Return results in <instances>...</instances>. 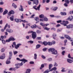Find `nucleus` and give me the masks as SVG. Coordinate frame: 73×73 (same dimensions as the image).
Wrapping results in <instances>:
<instances>
[{
    "mask_svg": "<svg viewBox=\"0 0 73 73\" xmlns=\"http://www.w3.org/2000/svg\"><path fill=\"white\" fill-rule=\"evenodd\" d=\"M57 70V68L56 67H54L53 68H52L51 70H50V71H51V72H52L53 71V70Z\"/></svg>",
    "mask_w": 73,
    "mask_h": 73,
    "instance_id": "nucleus-23",
    "label": "nucleus"
},
{
    "mask_svg": "<svg viewBox=\"0 0 73 73\" xmlns=\"http://www.w3.org/2000/svg\"><path fill=\"white\" fill-rule=\"evenodd\" d=\"M55 50L54 48H50L48 49L49 52H53Z\"/></svg>",
    "mask_w": 73,
    "mask_h": 73,
    "instance_id": "nucleus-16",
    "label": "nucleus"
},
{
    "mask_svg": "<svg viewBox=\"0 0 73 73\" xmlns=\"http://www.w3.org/2000/svg\"><path fill=\"white\" fill-rule=\"evenodd\" d=\"M2 41L3 44H5V40H2Z\"/></svg>",
    "mask_w": 73,
    "mask_h": 73,
    "instance_id": "nucleus-51",
    "label": "nucleus"
},
{
    "mask_svg": "<svg viewBox=\"0 0 73 73\" xmlns=\"http://www.w3.org/2000/svg\"><path fill=\"white\" fill-rule=\"evenodd\" d=\"M44 15H43L41 14L39 15V17L41 19H42V18H43V17H44Z\"/></svg>",
    "mask_w": 73,
    "mask_h": 73,
    "instance_id": "nucleus-34",
    "label": "nucleus"
},
{
    "mask_svg": "<svg viewBox=\"0 0 73 73\" xmlns=\"http://www.w3.org/2000/svg\"><path fill=\"white\" fill-rule=\"evenodd\" d=\"M13 44L15 45V48L16 49H17L18 48L20 47V46H21V45H22L21 44L19 43L17 45H16V42H13Z\"/></svg>",
    "mask_w": 73,
    "mask_h": 73,
    "instance_id": "nucleus-1",
    "label": "nucleus"
},
{
    "mask_svg": "<svg viewBox=\"0 0 73 73\" xmlns=\"http://www.w3.org/2000/svg\"><path fill=\"white\" fill-rule=\"evenodd\" d=\"M28 3L29 5H31L32 3L31 2V1H29L28 2Z\"/></svg>",
    "mask_w": 73,
    "mask_h": 73,
    "instance_id": "nucleus-53",
    "label": "nucleus"
},
{
    "mask_svg": "<svg viewBox=\"0 0 73 73\" xmlns=\"http://www.w3.org/2000/svg\"><path fill=\"white\" fill-rule=\"evenodd\" d=\"M5 54H3L2 56H0V59L3 60L5 58Z\"/></svg>",
    "mask_w": 73,
    "mask_h": 73,
    "instance_id": "nucleus-11",
    "label": "nucleus"
},
{
    "mask_svg": "<svg viewBox=\"0 0 73 73\" xmlns=\"http://www.w3.org/2000/svg\"><path fill=\"white\" fill-rule=\"evenodd\" d=\"M48 69L49 70H51V68H52V67L53 66V65L52 64H49L48 66Z\"/></svg>",
    "mask_w": 73,
    "mask_h": 73,
    "instance_id": "nucleus-19",
    "label": "nucleus"
},
{
    "mask_svg": "<svg viewBox=\"0 0 73 73\" xmlns=\"http://www.w3.org/2000/svg\"><path fill=\"white\" fill-rule=\"evenodd\" d=\"M57 9H58V7H55L53 9V10L54 11H56Z\"/></svg>",
    "mask_w": 73,
    "mask_h": 73,
    "instance_id": "nucleus-42",
    "label": "nucleus"
},
{
    "mask_svg": "<svg viewBox=\"0 0 73 73\" xmlns=\"http://www.w3.org/2000/svg\"><path fill=\"white\" fill-rule=\"evenodd\" d=\"M41 7V5H39L37 7V5H35L33 7V9L36 10V11H37V10L38 11H40V7Z\"/></svg>",
    "mask_w": 73,
    "mask_h": 73,
    "instance_id": "nucleus-3",
    "label": "nucleus"
},
{
    "mask_svg": "<svg viewBox=\"0 0 73 73\" xmlns=\"http://www.w3.org/2000/svg\"><path fill=\"white\" fill-rule=\"evenodd\" d=\"M44 29L45 30H47V31H49V29L47 27H45L44 28Z\"/></svg>",
    "mask_w": 73,
    "mask_h": 73,
    "instance_id": "nucleus-46",
    "label": "nucleus"
},
{
    "mask_svg": "<svg viewBox=\"0 0 73 73\" xmlns=\"http://www.w3.org/2000/svg\"><path fill=\"white\" fill-rule=\"evenodd\" d=\"M15 13V12L13 10H11L10 11H9V13L7 14L8 17L11 16V14L13 15Z\"/></svg>",
    "mask_w": 73,
    "mask_h": 73,
    "instance_id": "nucleus-6",
    "label": "nucleus"
},
{
    "mask_svg": "<svg viewBox=\"0 0 73 73\" xmlns=\"http://www.w3.org/2000/svg\"><path fill=\"white\" fill-rule=\"evenodd\" d=\"M52 73H58L57 71L55 70L52 72Z\"/></svg>",
    "mask_w": 73,
    "mask_h": 73,
    "instance_id": "nucleus-64",
    "label": "nucleus"
},
{
    "mask_svg": "<svg viewBox=\"0 0 73 73\" xmlns=\"http://www.w3.org/2000/svg\"><path fill=\"white\" fill-rule=\"evenodd\" d=\"M23 62H22L21 63H19V66H23Z\"/></svg>",
    "mask_w": 73,
    "mask_h": 73,
    "instance_id": "nucleus-48",
    "label": "nucleus"
},
{
    "mask_svg": "<svg viewBox=\"0 0 73 73\" xmlns=\"http://www.w3.org/2000/svg\"><path fill=\"white\" fill-rule=\"evenodd\" d=\"M39 20H40V22H41L42 21H44V19H40Z\"/></svg>",
    "mask_w": 73,
    "mask_h": 73,
    "instance_id": "nucleus-59",
    "label": "nucleus"
},
{
    "mask_svg": "<svg viewBox=\"0 0 73 73\" xmlns=\"http://www.w3.org/2000/svg\"><path fill=\"white\" fill-rule=\"evenodd\" d=\"M9 56H12V52H9Z\"/></svg>",
    "mask_w": 73,
    "mask_h": 73,
    "instance_id": "nucleus-63",
    "label": "nucleus"
},
{
    "mask_svg": "<svg viewBox=\"0 0 73 73\" xmlns=\"http://www.w3.org/2000/svg\"><path fill=\"white\" fill-rule=\"evenodd\" d=\"M40 46H41V45L39 44H37L36 46V49H38V48L40 47Z\"/></svg>",
    "mask_w": 73,
    "mask_h": 73,
    "instance_id": "nucleus-27",
    "label": "nucleus"
},
{
    "mask_svg": "<svg viewBox=\"0 0 73 73\" xmlns=\"http://www.w3.org/2000/svg\"><path fill=\"white\" fill-rule=\"evenodd\" d=\"M64 6L65 7H68V4L66 3H64Z\"/></svg>",
    "mask_w": 73,
    "mask_h": 73,
    "instance_id": "nucleus-47",
    "label": "nucleus"
},
{
    "mask_svg": "<svg viewBox=\"0 0 73 73\" xmlns=\"http://www.w3.org/2000/svg\"><path fill=\"white\" fill-rule=\"evenodd\" d=\"M57 23H61L62 22V21L61 20H59V21H56Z\"/></svg>",
    "mask_w": 73,
    "mask_h": 73,
    "instance_id": "nucleus-50",
    "label": "nucleus"
},
{
    "mask_svg": "<svg viewBox=\"0 0 73 73\" xmlns=\"http://www.w3.org/2000/svg\"><path fill=\"white\" fill-rule=\"evenodd\" d=\"M30 72H31V70L28 69H27L26 72H25V73H30Z\"/></svg>",
    "mask_w": 73,
    "mask_h": 73,
    "instance_id": "nucleus-18",
    "label": "nucleus"
},
{
    "mask_svg": "<svg viewBox=\"0 0 73 73\" xmlns=\"http://www.w3.org/2000/svg\"><path fill=\"white\" fill-rule=\"evenodd\" d=\"M14 20L15 21H16V23H19V19H14Z\"/></svg>",
    "mask_w": 73,
    "mask_h": 73,
    "instance_id": "nucleus-33",
    "label": "nucleus"
},
{
    "mask_svg": "<svg viewBox=\"0 0 73 73\" xmlns=\"http://www.w3.org/2000/svg\"><path fill=\"white\" fill-rule=\"evenodd\" d=\"M60 24H62V25H64V26H66V24L64 23H60Z\"/></svg>",
    "mask_w": 73,
    "mask_h": 73,
    "instance_id": "nucleus-43",
    "label": "nucleus"
},
{
    "mask_svg": "<svg viewBox=\"0 0 73 73\" xmlns=\"http://www.w3.org/2000/svg\"><path fill=\"white\" fill-rule=\"evenodd\" d=\"M64 1L66 4H69L70 3V1L68 0H65Z\"/></svg>",
    "mask_w": 73,
    "mask_h": 73,
    "instance_id": "nucleus-29",
    "label": "nucleus"
},
{
    "mask_svg": "<svg viewBox=\"0 0 73 73\" xmlns=\"http://www.w3.org/2000/svg\"><path fill=\"white\" fill-rule=\"evenodd\" d=\"M34 42H33V41H32V40H30L29 41H28L27 42H28V43H30V44H33V43Z\"/></svg>",
    "mask_w": 73,
    "mask_h": 73,
    "instance_id": "nucleus-38",
    "label": "nucleus"
},
{
    "mask_svg": "<svg viewBox=\"0 0 73 73\" xmlns=\"http://www.w3.org/2000/svg\"><path fill=\"white\" fill-rule=\"evenodd\" d=\"M47 60L49 62L52 61V58H50L48 59Z\"/></svg>",
    "mask_w": 73,
    "mask_h": 73,
    "instance_id": "nucleus-45",
    "label": "nucleus"
},
{
    "mask_svg": "<svg viewBox=\"0 0 73 73\" xmlns=\"http://www.w3.org/2000/svg\"><path fill=\"white\" fill-rule=\"evenodd\" d=\"M64 37L66 38V39H68V40H70L71 39V38L69 36H68V35H64Z\"/></svg>",
    "mask_w": 73,
    "mask_h": 73,
    "instance_id": "nucleus-12",
    "label": "nucleus"
},
{
    "mask_svg": "<svg viewBox=\"0 0 73 73\" xmlns=\"http://www.w3.org/2000/svg\"><path fill=\"white\" fill-rule=\"evenodd\" d=\"M35 20L36 21H38L39 20V19H38V17H36L35 18Z\"/></svg>",
    "mask_w": 73,
    "mask_h": 73,
    "instance_id": "nucleus-39",
    "label": "nucleus"
},
{
    "mask_svg": "<svg viewBox=\"0 0 73 73\" xmlns=\"http://www.w3.org/2000/svg\"><path fill=\"white\" fill-rule=\"evenodd\" d=\"M11 21H13L14 20V18L10 17V18Z\"/></svg>",
    "mask_w": 73,
    "mask_h": 73,
    "instance_id": "nucleus-49",
    "label": "nucleus"
},
{
    "mask_svg": "<svg viewBox=\"0 0 73 73\" xmlns=\"http://www.w3.org/2000/svg\"><path fill=\"white\" fill-rule=\"evenodd\" d=\"M37 55L36 54H34V59L35 60H36L37 59Z\"/></svg>",
    "mask_w": 73,
    "mask_h": 73,
    "instance_id": "nucleus-28",
    "label": "nucleus"
},
{
    "mask_svg": "<svg viewBox=\"0 0 73 73\" xmlns=\"http://www.w3.org/2000/svg\"><path fill=\"white\" fill-rule=\"evenodd\" d=\"M4 4V2L3 1L0 2V5H3Z\"/></svg>",
    "mask_w": 73,
    "mask_h": 73,
    "instance_id": "nucleus-57",
    "label": "nucleus"
},
{
    "mask_svg": "<svg viewBox=\"0 0 73 73\" xmlns=\"http://www.w3.org/2000/svg\"><path fill=\"white\" fill-rule=\"evenodd\" d=\"M54 66H58V64H57V63L56 62H54Z\"/></svg>",
    "mask_w": 73,
    "mask_h": 73,
    "instance_id": "nucleus-41",
    "label": "nucleus"
},
{
    "mask_svg": "<svg viewBox=\"0 0 73 73\" xmlns=\"http://www.w3.org/2000/svg\"><path fill=\"white\" fill-rule=\"evenodd\" d=\"M49 72H51L50 70L48 69L44 71L43 72V73H48Z\"/></svg>",
    "mask_w": 73,
    "mask_h": 73,
    "instance_id": "nucleus-24",
    "label": "nucleus"
},
{
    "mask_svg": "<svg viewBox=\"0 0 73 73\" xmlns=\"http://www.w3.org/2000/svg\"><path fill=\"white\" fill-rule=\"evenodd\" d=\"M31 1H33L34 4L36 5H38V0H29Z\"/></svg>",
    "mask_w": 73,
    "mask_h": 73,
    "instance_id": "nucleus-7",
    "label": "nucleus"
},
{
    "mask_svg": "<svg viewBox=\"0 0 73 73\" xmlns=\"http://www.w3.org/2000/svg\"><path fill=\"white\" fill-rule=\"evenodd\" d=\"M46 49H47V48H44L42 50L43 52H45V51H46Z\"/></svg>",
    "mask_w": 73,
    "mask_h": 73,
    "instance_id": "nucleus-52",
    "label": "nucleus"
},
{
    "mask_svg": "<svg viewBox=\"0 0 73 73\" xmlns=\"http://www.w3.org/2000/svg\"><path fill=\"white\" fill-rule=\"evenodd\" d=\"M13 53L14 55H15L18 53V52L17 51H13Z\"/></svg>",
    "mask_w": 73,
    "mask_h": 73,
    "instance_id": "nucleus-44",
    "label": "nucleus"
},
{
    "mask_svg": "<svg viewBox=\"0 0 73 73\" xmlns=\"http://www.w3.org/2000/svg\"><path fill=\"white\" fill-rule=\"evenodd\" d=\"M65 51H63L62 52V54L63 56L65 55Z\"/></svg>",
    "mask_w": 73,
    "mask_h": 73,
    "instance_id": "nucleus-40",
    "label": "nucleus"
},
{
    "mask_svg": "<svg viewBox=\"0 0 73 73\" xmlns=\"http://www.w3.org/2000/svg\"><path fill=\"white\" fill-rule=\"evenodd\" d=\"M15 39L13 38V36H11L8 39H7L6 40V42H9L11 41H15Z\"/></svg>",
    "mask_w": 73,
    "mask_h": 73,
    "instance_id": "nucleus-2",
    "label": "nucleus"
},
{
    "mask_svg": "<svg viewBox=\"0 0 73 73\" xmlns=\"http://www.w3.org/2000/svg\"><path fill=\"white\" fill-rule=\"evenodd\" d=\"M47 45H52V43L50 42H47Z\"/></svg>",
    "mask_w": 73,
    "mask_h": 73,
    "instance_id": "nucleus-32",
    "label": "nucleus"
},
{
    "mask_svg": "<svg viewBox=\"0 0 73 73\" xmlns=\"http://www.w3.org/2000/svg\"><path fill=\"white\" fill-rule=\"evenodd\" d=\"M3 9L2 8L0 7V13H2L3 12Z\"/></svg>",
    "mask_w": 73,
    "mask_h": 73,
    "instance_id": "nucleus-35",
    "label": "nucleus"
},
{
    "mask_svg": "<svg viewBox=\"0 0 73 73\" xmlns=\"http://www.w3.org/2000/svg\"><path fill=\"white\" fill-rule=\"evenodd\" d=\"M34 62H33V61H31L29 62V64H34Z\"/></svg>",
    "mask_w": 73,
    "mask_h": 73,
    "instance_id": "nucleus-60",
    "label": "nucleus"
},
{
    "mask_svg": "<svg viewBox=\"0 0 73 73\" xmlns=\"http://www.w3.org/2000/svg\"><path fill=\"white\" fill-rule=\"evenodd\" d=\"M20 8H19V10L20 11H22V12L24 11V8H23V7L22 6V5H20Z\"/></svg>",
    "mask_w": 73,
    "mask_h": 73,
    "instance_id": "nucleus-13",
    "label": "nucleus"
},
{
    "mask_svg": "<svg viewBox=\"0 0 73 73\" xmlns=\"http://www.w3.org/2000/svg\"><path fill=\"white\" fill-rule=\"evenodd\" d=\"M68 72L69 73H73L72 71L71 70H69L68 71Z\"/></svg>",
    "mask_w": 73,
    "mask_h": 73,
    "instance_id": "nucleus-54",
    "label": "nucleus"
},
{
    "mask_svg": "<svg viewBox=\"0 0 73 73\" xmlns=\"http://www.w3.org/2000/svg\"><path fill=\"white\" fill-rule=\"evenodd\" d=\"M31 28H37V26L36 25H34L31 26Z\"/></svg>",
    "mask_w": 73,
    "mask_h": 73,
    "instance_id": "nucleus-20",
    "label": "nucleus"
},
{
    "mask_svg": "<svg viewBox=\"0 0 73 73\" xmlns=\"http://www.w3.org/2000/svg\"><path fill=\"white\" fill-rule=\"evenodd\" d=\"M44 20L45 21H48V19L46 17H45L44 18Z\"/></svg>",
    "mask_w": 73,
    "mask_h": 73,
    "instance_id": "nucleus-36",
    "label": "nucleus"
},
{
    "mask_svg": "<svg viewBox=\"0 0 73 73\" xmlns=\"http://www.w3.org/2000/svg\"><path fill=\"white\" fill-rule=\"evenodd\" d=\"M19 61H23L24 64H25L26 62H28V60H26L25 58H23L21 60L20 59Z\"/></svg>",
    "mask_w": 73,
    "mask_h": 73,
    "instance_id": "nucleus-10",
    "label": "nucleus"
},
{
    "mask_svg": "<svg viewBox=\"0 0 73 73\" xmlns=\"http://www.w3.org/2000/svg\"><path fill=\"white\" fill-rule=\"evenodd\" d=\"M11 58H12V56L11 55H9V60H10Z\"/></svg>",
    "mask_w": 73,
    "mask_h": 73,
    "instance_id": "nucleus-55",
    "label": "nucleus"
},
{
    "mask_svg": "<svg viewBox=\"0 0 73 73\" xmlns=\"http://www.w3.org/2000/svg\"><path fill=\"white\" fill-rule=\"evenodd\" d=\"M40 25L41 26H42V27H44V26H45V25L42 23H40Z\"/></svg>",
    "mask_w": 73,
    "mask_h": 73,
    "instance_id": "nucleus-37",
    "label": "nucleus"
},
{
    "mask_svg": "<svg viewBox=\"0 0 73 73\" xmlns=\"http://www.w3.org/2000/svg\"><path fill=\"white\" fill-rule=\"evenodd\" d=\"M5 50L4 49V48H2L1 49V52H4V51Z\"/></svg>",
    "mask_w": 73,
    "mask_h": 73,
    "instance_id": "nucleus-58",
    "label": "nucleus"
},
{
    "mask_svg": "<svg viewBox=\"0 0 73 73\" xmlns=\"http://www.w3.org/2000/svg\"><path fill=\"white\" fill-rule=\"evenodd\" d=\"M36 33H37L38 34H40V33H41V31H40L37 30L36 31Z\"/></svg>",
    "mask_w": 73,
    "mask_h": 73,
    "instance_id": "nucleus-31",
    "label": "nucleus"
},
{
    "mask_svg": "<svg viewBox=\"0 0 73 73\" xmlns=\"http://www.w3.org/2000/svg\"><path fill=\"white\" fill-rule=\"evenodd\" d=\"M10 63H11V61H10V60H9V59H8L6 62V64H9Z\"/></svg>",
    "mask_w": 73,
    "mask_h": 73,
    "instance_id": "nucleus-25",
    "label": "nucleus"
},
{
    "mask_svg": "<svg viewBox=\"0 0 73 73\" xmlns=\"http://www.w3.org/2000/svg\"><path fill=\"white\" fill-rule=\"evenodd\" d=\"M43 44L44 45V46H46V45H47V42L46 41H44L43 42Z\"/></svg>",
    "mask_w": 73,
    "mask_h": 73,
    "instance_id": "nucleus-30",
    "label": "nucleus"
},
{
    "mask_svg": "<svg viewBox=\"0 0 73 73\" xmlns=\"http://www.w3.org/2000/svg\"><path fill=\"white\" fill-rule=\"evenodd\" d=\"M52 37H56V34L55 33L53 34L52 36Z\"/></svg>",
    "mask_w": 73,
    "mask_h": 73,
    "instance_id": "nucleus-61",
    "label": "nucleus"
},
{
    "mask_svg": "<svg viewBox=\"0 0 73 73\" xmlns=\"http://www.w3.org/2000/svg\"><path fill=\"white\" fill-rule=\"evenodd\" d=\"M42 58L43 59H45V58H46V57L45 56H44L43 55L42 56Z\"/></svg>",
    "mask_w": 73,
    "mask_h": 73,
    "instance_id": "nucleus-62",
    "label": "nucleus"
},
{
    "mask_svg": "<svg viewBox=\"0 0 73 73\" xmlns=\"http://www.w3.org/2000/svg\"><path fill=\"white\" fill-rule=\"evenodd\" d=\"M6 31L7 32L9 33H13V30L11 29H6Z\"/></svg>",
    "mask_w": 73,
    "mask_h": 73,
    "instance_id": "nucleus-9",
    "label": "nucleus"
},
{
    "mask_svg": "<svg viewBox=\"0 0 73 73\" xmlns=\"http://www.w3.org/2000/svg\"><path fill=\"white\" fill-rule=\"evenodd\" d=\"M32 38L33 39H35L37 37V34L35 32H33L32 34Z\"/></svg>",
    "mask_w": 73,
    "mask_h": 73,
    "instance_id": "nucleus-4",
    "label": "nucleus"
},
{
    "mask_svg": "<svg viewBox=\"0 0 73 73\" xmlns=\"http://www.w3.org/2000/svg\"><path fill=\"white\" fill-rule=\"evenodd\" d=\"M67 62L68 63H70V64H71V63H72V62H73V60L70 59H67Z\"/></svg>",
    "mask_w": 73,
    "mask_h": 73,
    "instance_id": "nucleus-14",
    "label": "nucleus"
},
{
    "mask_svg": "<svg viewBox=\"0 0 73 73\" xmlns=\"http://www.w3.org/2000/svg\"><path fill=\"white\" fill-rule=\"evenodd\" d=\"M7 28H10V26L9 25H8V24L7 23L4 27V30H5V29H6V28H7Z\"/></svg>",
    "mask_w": 73,
    "mask_h": 73,
    "instance_id": "nucleus-15",
    "label": "nucleus"
},
{
    "mask_svg": "<svg viewBox=\"0 0 73 73\" xmlns=\"http://www.w3.org/2000/svg\"><path fill=\"white\" fill-rule=\"evenodd\" d=\"M52 54H53L56 55L57 54V51L56 50H55L54 52H53L52 53Z\"/></svg>",
    "mask_w": 73,
    "mask_h": 73,
    "instance_id": "nucleus-22",
    "label": "nucleus"
},
{
    "mask_svg": "<svg viewBox=\"0 0 73 73\" xmlns=\"http://www.w3.org/2000/svg\"><path fill=\"white\" fill-rule=\"evenodd\" d=\"M12 5L13 7L15 9L17 8V5H16L14 3H13Z\"/></svg>",
    "mask_w": 73,
    "mask_h": 73,
    "instance_id": "nucleus-26",
    "label": "nucleus"
},
{
    "mask_svg": "<svg viewBox=\"0 0 73 73\" xmlns=\"http://www.w3.org/2000/svg\"><path fill=\"white\" fill-rule=\"evenodd\" d=\"M66 28H68V29H72L73 28V25L72 24H69L68 25H66Z\"/></svg>",
    "mask_w": 73,
    "mask_h": 73,
    "instance_id": "nucleus-8",
    "label": "nucleus"
},
{
    "mask_svg": "<svg viewBox=\"0 0 73 73\" xmlns=\"http://www.w3.org/2000/svg\"><path fill=\"white\" fill-rule=\"evenodd\" d=\"M34 16H35V15H31V17L30 18V19H32L33 18H34Z\"/></svg>",
    "mask_w": 73,
    "mask_h": 73,
    "instance_id": "nucleus-56",
    "label": "nucleus"
},
{
    "mask_svg": "<svg viewBox=\"0 0 73 73\" xmlns=\"http://www.w3.org/2000/svg\"><path fill=\"white\" fill-rule=\"evenodd\" d=\"M8 10L5 9V10L4 11V12L3 13V15H5L6 14H7L8 13Z\"/></svg>",
    "mask_w": 73,
    "mask_h": 73,
    "instance_id": "nucleus-21",
    "label": "nucleus"
},
{
    "mask_svg": "<svg viewBox=\"0 0 73 73\" xmlns=\"http://www.w3.org/2000/svg\"><path fill=\"white\" fill-rule=\"evenodd\" d=\"M73 16L71 15L69 16V17L66 19V20L67 21H73Z\"/></svg>",
    "mask_w": 73,
    "mask_h": 73,
    "instance_id": "nucleus-5",
    "label": "nucleus"
},
{
    "mask_svg": "<svg viewBox=\"0 0 73 73\" xmlns=\"http://www.w3.org/2000/svg\"><path fill=\"white\" fill-rule=\"evenodd\" d=\"M60 14L62 15V16H66L67 14L65 12H61Z\"/></svg>",
    "mask_w": 73,
    "mask_h": 73,
    "instance_id": "nucleus-17",
    "label": "nucleus"
}]
</instances>
